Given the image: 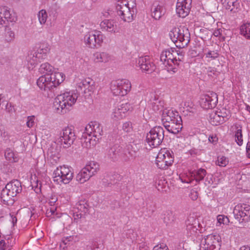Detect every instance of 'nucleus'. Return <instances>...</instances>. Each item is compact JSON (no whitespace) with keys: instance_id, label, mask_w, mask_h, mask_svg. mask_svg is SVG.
Segmentation results:
<instances>
[{"instance_id":"nucleus-1","label":"nucleus","mask_w":250,"mask_h":250,"mask_svg":"<svg viewBox=\"0 0 250 250\" xmlns=\"http://www.w3.org/2000/svg\"><path fill=\"white\" fill-rule=\"evenodd\" d=\"M103 132V127L99 123H89L86 125L81 139L82 146L89 149L95 146Z\"/></svg>"},{"instance_id":"nucleus-2","label":"nucleus","mask_w":250,"mask_h":250,"mask_svg":"<svg viewBox=\"0 0 250 250\" xmlns=\"http://www.w3.org/2000/svg\"><path fill=\"white\" fill-rule=\"evenodd\" d=\"M162 120L166 129L170 133L177 134L182 129V121L178 112L165 108L162 114Z\"/></svg>"},{"instance_id":"nucleus-3","label":"nucleus","mask_w":250,"mask_h":250,"mask_svg":"<svg viewBox=\"0 0 250 250\" xmlns=\"http://www.w3.org/2000/svg\"><path fill=\"white\" fill-rule=\"evenodd\" d=\"M78 94L74 91L65 92L57 96L53 103V108L56 112L64 114L76 103Z\"/></svg>"},{"instance_id":"nucleus-4","label":"nucleus","mask_w":250,"mask_h":250,"mask_svg":"<svg viewBox=\"0 0 250 250\" xmlns=\"http://www.w3.org/2000/svg\"><path fill=\"white\" fill-rule=\"evenodd\" d=\"M22 190L21 182L15 180L8 183L1 190L0 198L4 204L8 206L12 205L14 202V197Z\"/></svg>"},{"instance_id":"nucleus-5","label":"nucleus","mask_w":250,"mask_h":250,"mask_svg":"<svg viewBox=\"0 0 250 250\" xmlns=\"http://www.w3.org/2000/svg\"><path fill=\"white\" fill-rule=\"evenodd\" d=\"M65 75L62 72H55L50 75H42L37 81L39 87L44 91L50 90L62 83L65 79Z\"/></svg>"},{"instance_id":"nucleus-6","label":"nucleus","mask_w":250,"mask_h":250,"mask_svg":"<svg viewBox=\"0 0 250 250\" xmlns=\"http://www.w3.org/2000/svg\"><path fill=\"white\" fill-rule=\"evenodd\" d=\"M169 36L171 41L179 48L187 46L190 42V33L188 28L185 26L173 28Z\"/></svg>"},{"instance_id":"nucleus-7","label":"nucleus","mask_w":250,"mask_h":250,"mask_svg":"<svg viewBox=\"0 0 250 250\" xmlns=\"http://www.w3.org/2000/svg\"><path fill=\"white\" fill-rule=\"evenodd\" d=\"M73 174L71 167L65 166H60L54 171V181L58 184H67L72 180Z\"/></svg>"},{"instance_id":"nucleus-8","label":"nucleus","mask_w":250,"mask_h":250,"mask_svg":"<svg viewBox=\"0 0 250 250\" xmlns=\"http://www.w3.org/2000/svg\"><path fill=\"white\" fill-rule=\"evenodd\" d=\"M117 15L125 22H130L133 20L134 8L130 7L126 0H119L116 6Z\"/></svg>"},{"instance_id":"nucleus-9","label":"nucleus","mask_w":250,"mask_h":250,"mask_svg":"<svg viewBox=\"0 0 250 250\" xmlns=\"http://www.w3.org/2000/svg\"><path fill=\"white\" fill-rule=\"evenodd\" d=\"M174 161L173 153L166 148L162 149L156 158V165L160 169H166L171 166Z\"/></svg>"},{"instance_id":"nucleus-10","label":"nucleus","mask_w":250,"mask_h":250,"mask_svg":"<svg viewBox=\"0 0 250 250\" xmlns=\"http://www.w3.org/2000/svg\"><path fill=\"white\" fill-rule=\"evenodd\" d=\"M176 54V50L171 48L163 50L160 55V61L167 67V71H172L173 73L177 71L174 62Z\"/></svg>"},{"instance_id":"nucleus-11","label":"nucleus","mask_w":250,"mask_h":250,"mask_svg":"<svg viewBox=\"0 0 250 250\" xmlns=\"http://www.w3.org/2000/svg\"><path fill=\"white\" fill-rule=\"evenodd\" d=\"M164 138V130L161 126H155L152 128L146 136V141L152 147L159 146Z\"/></svg>"},{"instance_id":"nucleus-12","label":"nucleus","mask_w":250,"mask_h":250,"mask_svg":"<svg viewBox=\"0 0 250 250\" xmlns=\"http://www.w3.org/2000/svg\"><path fill=\"white\" fill-rule=\"evenodd\" d=\"M76 139L74 130L69 127L63 128L60 132L57 141L63 148L69 147Z\"/></svg>"},{"instance_id":"nucleus-13","label":"nucleus","mask_w":250,"mask_h":250,"mask_svg":"<svg viewBox=\"0 0 250 250\" xmlns=\"http://www.w3.org/2000/svg\"><path fill=\"white\" fill-rule=\"evenodd\" d=\"M131 87V83L129 80L122 79L112 83L110 88L115 96H123L130 91Z\"/></svg>"},{"instance_id":"nucleus-14","label":"nucleus","mask_w":250,"mask_h":250,"mask_svg":"<svg viewBox=\"0 0 250 250\" xmlns=\"http://www.w3.org/2000/svg\"><path fill=\"white\" fill-rule=\"evenodd\" d=\"M221 238L218 234H209L202 238L200 250H219Z\"/></svg>"},{"instance_id":"nucleus-15","label":"nucleus","mask_w":250,"mask_h":250,"mask_svg":"<svg viewBox=\"0 0 250 250\" xmlns=\"http://www.w3.org/2000/svg\"><path fill=\"white\" fill-rule=\"evenodd\" d=\"M233 213L239 223L248 222L250 220V206L247 204H238L234 208Z\"/></svg>"},{"instance_id":"nucleus-16","label":"nucleus","mask_w":250,"mask_h":250,"mask_svg":"<svg viewBox=\"0 0 250 250\" xmlns=\"http://www.w3.org/2000/svg\"><path fill=\"white\" fill-rule=\"evenodd\" d=\"M217 103V95L213 92L203 95L200 100L201 106L206 109L214 107Z\"/></svg>"},{"instance_id":"nucleus-17","label":"nucleus","mask_w":250,"mask_h":250,"mask_svg":"<svg viewBox=\"0 0 250 250\" xmlns=\"http://www.w3.org/2000/svg\"><path fill=\"white\" fill-rule=\"evenodd\" d=\"M131 108L132 106L129 103L119 105L113 109L111 118L115 121L121 120L126 116L127 112Z\"/></svg>"},{"instance_id":"nucleus-18","label":"nucleus","mask_w":250,"mask_h":250,"mask_svg":"<svg viewBox=\"0 0 250 250\" xmlns=\"http://www.w3.org/2000/svg\"><path fill=\"white\" fill-rule=\"evenodd\" d=\"M191 0H178L176 11L180 17L185 18L188 15L191 8Z\"/></svg>"},{"instance_id":"nucleus-19","label":"nucleus","mask_w":250,"mask_h":250,"mask_svg":"<svg viewBox=\"0 0 250 250\" xmlns=\"http://www.w3.org/2000/svg\"><path fill=\"white\" fill-rule=\"evenodd\" d=\"M93 83L92 80L89 78L81 80L77 83L76 91L84 94L91 92L94 88Z\"/></svg>"},{"instance_id":"nucleus-20","label":"nucleus","mask_w":250,"mask_h":250,"mask_svg":"<svg viewBox=\"0 0 250 250\" xmlns=\"http://www.w3.org/2000/svg\"><path fill=\"white\" fill-rule=\"evenodd\" d=\"M151 11V16L155 20H159L166 12L164 5L157 1L152 4Z\"/></svg>"},{"instance_id":"nucleus-21","label":"nucleus","mask_w":250,"mask_h":250,"mask_svg":"<svg viewBox=\"0 0 250 250\" xmlns=\"http://www.w3.org/2000/svg\"><path fill=\"white\" fill-rule=\"evenodd\" d=\"M186 229L188 235H195L198 230L200 224L198 219L194 217H189L186 221Z\"/></svg>"},{"instance_id":"nucleus-22","label":"nucleus","mask_w":250,"mask_h":250,"mask_svg":"<svg viewBox=\"0 0 250 250\" xmlns=\"http://www.w3.org/2000/svg\"><path fill=\"white\" fill-rule=\"evenodd\" d=\"M100 27L103 31L111 33H115L118 32L117 22L111 20H104L100 23Z\"/></svg>"},{"instance_id":"nucleus-23","label":"nucleus","mask_w":250,"mask_h":250,"mask_svg":"<svg viewBox=\"0 0 250 250\" xmlns=\"http://www.w3.org/2000/svg\"><path fill=\"white\" fill-rule=\"evenodd\" d=\"M223 6L232 13H236L240 10L239 0H221Z\"/></svg>"},{"instance_id":"nucleus-24","label":"nucleus","mask_w":250,"mask_h":250,"mask_svg":"<svg viewBox=\"0 0 250 250\" xmlns=\"http://www.w3.org/2000/svg\"><path fill=\"white\" fill-rule=\"evenodd\" d=\"M92 59L95 63H106L111 60V57L105 52H96L93 54Z\"/></svg>"},{"instance_id":"nucleus-25","label":"nucleus","mask_w":250,"mask_h":250,"mask_svg":"<svg viewBox=\"0 0 250 250\" xmlns=\"http://www.w3.org/2000/svg\"><path fill=\"white\" fill-rule=\"evenodd\" d=\"M50 47L47 43H42L41 44L37 50L35 52L39 59L44 60L47 57V54L50 51Z\"/></svg>"},{"instance_id":"nucleus-26","label":"nucleus","mask_w":250,"mask_h":250,"mask_svg":"<svg viewBox=\"0 0 250 250\" xmlns=\"http://www.w3.org/2000/svg\"><path fill=\"white\" fill-rule=\"evenodd\" d=\"M150 107L151 109L155 112H161L164 110V102L159 100L156 98L154 96V99L150 100Z\"/></svg>"},{"instance_id":"nucleus-27","label":"nucleus","mask_w":250,"mask_h":250,"mask_svg":"<svg viewBox=\"0 0 250 250\" xmlns=\"http://www.w3.org/2000/svg\"><path fill=\"white\" fill-rule=\"evenodd\" d=\"M92 176L89 171L84 167L77 174L76 177L77 181L81 184L84 183L88 181Z\"/></svg>"},{"instance_id":"nucleus-28","label":"nucleus","mask_w":250,"mask_h":250,"mask_svg":"<svg viewBox=\"0 0 250 250\" xmlns=\"http://www.w3.org/2000/svg\"><path fill=\"white\" fill-rule=\"evenodd\" d=\"M190 173L191 177H193L196 182L199 183L203 180L207 174V171L205 169L200 168L191 171Z\"/></svg>"},{"instance_id":"nucleus-29","label":"nucleus","mask_w":250,"mask_h":250,"mask_svg":"<svg viewBox=\"0 0 250 250\" xmlns=\"http://www.w3.org/2000/svg\"><path fill=\"white\" fill-rule=\"evenodd\" d=\"M92 32L95 40V48H98L102 46L105 37L100 31L94 30Z\"/></svg>"},{"instance_id":"nucleus-30","label":"nucleus","mask_w":250,"mask_h":250,"mask_svg":"<svg viewBox=\"0 0 250 250\" xmlns=\"http://www.w3.org/2000/svg\"><path fill=\"white\" fill-rule=\"evenodd\" d=\"M54 69L53 66L48 62H45L40 65L39 71L41 74H44L43 75L51 76V74H55Z\"/></svg>"},{"instance_id":"nucleus-31","label":"nucleus","mask_w":250,"mask_h":250,"mask_svg":"<svg viewBox=\"0 0 250 250\" xmlns=\"http://www.w3.org/2000/svg\"><path fill=\"white\" fill-rule=\"evenodd\" d=\"M85 168L88 171L92 176L95 175L100 169L99 164L95 161H90L86 164Z\"/></svg>"},{"instance_id":"nucleus-32","label":"nucleus","mask_w":250,"mask_h":250,"mask_svg":"<svg viewBox=\"0 0 250 250\" xmlns=\"http://www.w3.org/2000/svg\"><path fill=\"white\" fill-rule=\"evenodd\" d=\"M84 42L86 45L90 48H95V40H94L92 30L88 32L84 37Z\"/></svg>"},{"instance_id":"nucleus-33","label":"nucleus","mask_w":250,"mask_h":250,"mask_svg":"<svg viewBox=\"0 0 250 250\" xmlns=\"http://www.w3.org/2000/svg\"><path fill=\"white\" fill-rule=\"evenodd\" d=\"M0 8L4 10V11H1V15L3 20H5V24L6 21L10 22H15L16 21V18L10 13V11L5 7H0Z\"/></svg>"},{"instance_id":"nucleus-34","label":"nucleus","mask_w":250,"mask_h":250,"mask_svg":"<svg viewBox=\"0 0 250 250\" xmlns=\"http://www.w3.org/2000/svg\"><path fill=\"white\" fill-rule=\"evenodd\" d=\"M38 56L35 52H30L26 57V61L28 62V65L29 64L31 66L32 69L34 67L38 62H40L42 60L37 58Z\"/></svg>"},{"instance_id":"nucleus-35","label":"nucleus","mask_w":250,"mask_h":250,"mask_svg":"<svg viewBox=\"0 0 250 250\" xmlns=\"http://www.w3.org/2000/svg\"><path fill=\"white\" fill-rule=\"evenodd\" d=\"M236 130L234 132L235 140L237 145L241 146L243 143L242 126L240 125H235Z\"/></svg>"},{"instance_id":"nucleus-36","label":"nucleus","mask_w":250,"mask_h":250,"mask_svg":"<svg viewBox=\"0 0 250 250\" xmlns=\"http://www.w3.org/2000/svg\"><path fill=\"white\" fill-rule=\"evenodd\" d=\"M240 33L246 39L250 40V22L244 23L240 26Z\"/></svg>"},{"instance_id":"nucleus-37","label":"nucleus","mask_w":250,"mask_h":250,"mask_svg":"<svg viewBox=\"0 0 250 250\" xmlns=\"http://www.w3.org/2000/svg\"><path fill=\"white\" fill-rule=\"evenodd\" d=\"M209 122L213 125H217L219 124H223L224 122L223 119L219 116L216 111H212L209 115Z\"/></svg>"},{"instance_id":"nucleus-38","label":"nucleus","mask_w":250,"mask_h":250,"mask_svg":"<svg viewBox=\"0 0 250 250\" xmlns=\"http://www.w3.org/2000/svg\"><path fill=\"white\" fill-rule=\"evenodd\" d=\"M120 149V146L118 145L113 146L108 151V156L112 160H115L119 155Z\"/></svg>"},{"instance_id":"nucleus-39","label":"nucleus","mask_w":250,"mask_h":250,"mask_svg":"<svg viewBox=\"0 0 250 250\" xmlns=\"http://www.w3.org/2000/svg\"><path fill=\"white\" fill-rule=\"evenodd\" d=\"M5 40L7 42H11L15 38V32L9 26H6L5 30Z\"/></svg>"},{"instance_id":"nucleus-40","label":"nucleus","mask_w":250,"mask_h":250,"mask_svg":"<svg viewBox=\"0 0 250 250\" xmlns=\"http://www.w3.org/2000/svg\"><path fill=\"white\" fill-rule=\"evenodd\" d=\"M218 114H219V116L222 119H223V121L225 122L229 119L230 117V111L226 108H222L221 109H218L215 111Z\"/></svg>"},{"instance_id":"nucleus-41","label":"nucleus","mask_w":250,"mask_h":250,"mask_svg":"<svg viewBox=\"0 0 250 250\" xmlns=\"http://www.w3.org/2000/svg\"><path fill=\"white\" fill-rule=\"evenodd\" d=\"M88 205L84 201L81 202L76 205V208L79 211L81 212L79 214H77V216L79 217V215H80V218L82 217V213H86L88 211Z\"/></svg>"},{"instance_id":"nucleus-42","label":"nucleus","mask_w":250,"mask_h":250,"mask_svg":"<svg viewBox=\"0 0 250 250\" xmlns=\"http://www.w3.org/2000/svg\"><path fill=\"white\" fill-rule=\"evenodd\" d=\"M155 208V204L151 200H147L146 203V210L148 216L152 215Z\"/></svg>"},{"instance_id":"nucleus-43","label":"nucleus","mask_w":250,"mask_h":250,"mask_svg":"<svg viewBox=\"0 0 250 250\" xmlns=\"http://www.w3.org/2000/svg\"><path fill=\"white\" fill-rule=\"evenodd\" d=\"M155 68V66L154 63L151 61L150 62H146L143 67H142L141 69L144 72L147 73H150L153 72Z\"/></svg>"},{"instance_id":"nucleus-44","label":"nucleus","mask_w":250,"mask_h":250,"mask_svg":"<svg viewBox=\"0 0 250 250\" xmlns=\"http://www.w3.org/2000/svg\"><path fill=\"white\" fill-rule=\"evenodd\" d=\"M38 17L40 23L41 24H44L47 19V14L46 10L44 9L40 10L38 13Z\"/></svg>"},{"instance_id":"nucleus-45","label":"nucleus","mask_w":250,"mask_h":250,"mask_svg":"<svg viewBox=\"0 0 250 250\" xmlns=\"http://www.w3.org/2000/svg\"><path fill=\"white\" fill-rule=\"evenodd\" d=\"M229 163L228 159L224 156H219L217 157V160L216 162V164L220 167H225Z\"/></svg>"},{"instance_id":"nucleus-46","label":"nucleus","mask_w":250,"mask_h":250,"mask_svg":"<svg viewBox=\"0 0 250 250\" xmlns=\"http://www.w3.org/2000/svg\"><path fill=\"white\" fill-rule=\"evenodd\" d=\"M9 135L6 131L5 127L2 125H0V140L6 142L9 140Z\"/></svg>"},{"instance_id":"nucleus-47","label":"nucleus","mask_w":250,"mask_h":250,"mask_svg":"<svg viewBox=\"0 0 250 250\" xmlns=\"http://www.w3.org/2000/svg\"><path fill=\"white\" fill-rule=\"evenodd\" d=\"M207 69L208 76L212 78H215L220 74V72L218 71L214 67H208Z\"/></svg>"},{"instance_id":"nucleus-48","label":"nucleus","mask_w":250,"mask_h":250,"mask_svg":"<svg viewBox=\"0 0 250 250\" xmlns=\"http://www.w3.org/2000/svg\"><path fill=\"white\" fill-rule=\"evenodd\" d=\"M151 61L149 59V57L148 56H146L145 57H140L137 61V66L140 68L143 67L144 64L146 63V62H150Z\"/></svg>"},{"instance_id":"nucleus-49","label":"nucleus","mask_w":250,"mask_h":250,"mask_svg":"<svg viewBox=\"0 0 250 250\" xmlns=\"http://www.w3.org/2000/svg\"><path fill=\"white\" fill-rule=\"evenodd\" d=\"M176 57L175 59V66L177 67L179 66L180 62H182L184 59V54L180 50H176Z\"/></svg>"},{"instance_id":"nucleus-50","label":"nucleus","mask_w":250,"mask_h":250,"mask_svg":"<svg viewBox=\"0 0 250 250\" xmlns=\"http://www.w3.org/2000/svg\"><path fill=\"white\" fill-rule=\"evenodd\" d=\"M205 55L207 58H210L213 60L218 57L219 53L217 51H209Z\"/></svg>"},{"instance_id":"nucleus-51","label":"nucleus","mask_w":250,"mask_h":250,"mask_svg":"<svg viewBox=\"0 0 250 250\" xmlns=\"http://www.w3.org/2000/svg\"><path fill=\"white\" fill-rule=\"evenodd\" d=\"M123 129L126 132H130L132 130V123L130 122H126L123 125Z\"/></svg>"},{"instance_id":"nucleus-52","label":"nucleus","mask_w":250,"mask_h":250,"mask_svg":"<svg viewBox=\"0 0 250 250\" xmlns=\"http://www.w3.org/2000/svg\"><path fill=\"white\" fill-rule=\"evenodd\" d=\"M218 222L220 224H227L229 222V218L224 215H219L217 216Z\"/></svg>"},{"instance_id":"nucleus-53","label":"nucleus","mask_w":250,"mask_h":250,"mask_svg":"<svg viewBox=\"0 0 250 250\" xmlns=\"http://www.w3.org/2000/svg\"><path fill=\"white\" fill-rule=\"evenodd\" d=\"M35 117L34 115L29 116L27 117L26 125L29 128L32 127L35 124L34 120Z\"/></svg>"},{"instance_id":"nucleus-54","label":"nucleus","mask_w":250,"mask_h":250,"mask_svg":"<svg viewBox=\"0 0 250 250\" xmlns=\"http://www.w3.org/2000/svg\"><path fill=\"white\" fill-rule=\"evenodd\" d=\"M5 110L9 114H12L16 112V109L11 103H7L5 105Z\"/></svg>"},{"instance_id":"nucleus-55","label":"nucleus","mask_w":250,"mask_h":250,"mask_svg":"<svg viewBox=\"0 0 250 250\" xmlns=\"http://www.w3.org/2000/svg\"><path fill=\"white\" fill-rule=\"evenodd\" d=\"M5 156L6 159L9 161H14V154L11 150L9 149L6 151L5 153Z\"/></svg>"},{"instance_id":"nucleus-56","label":"nucleus","mask_w":250,"mask_h":250,"mask_svg":"<svg viewBox=\"0 0 250 250\" xmlns=\"http://www.w3.org/2000/svg\"><path fill=\"white\" fill-rule=\"evenodd\" d=\"M56 208L55 207H52L49 209H47L46 212V216L48 217H51L52 215L55 214Z\"/></svg>"},{"instance_id":"nucleus-57","label":"nucleus","mask_w":250,"mask_h":250,"mask_svg":"<svg viewBox=\"0 0 250 250\" xmlns=\"http://www.w3.org/2000/svg\"><path fill=\"white\" fill-rule=\"evenodd\" d=\"M153 250H169L168 247L167 246L164 244H160L158 245L155 246L153 249Z\"/></svg>"},{"instance_id":"nucleus-58","label":"nucleus","mask_w":250,"mask_h":250,"mask_svg":"<svg viewBox=\"0 0 250 250\" xmlns=\"http://www.w3.org/2000/svg\"><path fill=\"white\" fill-rule=\"evenodd\" d=\"M35 184L36 185H34L33 184H32L33 188H34L35 191L38 193L41 191V183L37 180Z\"/></svg>"},{"instance_id":"nucleus-59","label":"nucleus","mask_w":250,"mask_h":250,"mask_svg":"<svg viewBox=\"0 0 250 250\" xmlns=\"http://www.w3.org/2000/svg\"><path fill=\"white\" fill-rule=\"evenodd\" d=\"M58 197L56 195L51 194L49 197V203L50 204L51 206H53L54 204L57 201Z\"/></svg>"},{"instance_id":"nucleus-60","label":"nucleus","mask_w":250,"mask_h":250,"mask_svg":"<svg viewBox=\"0 0 250 250\" xmlns=\"http://www.w3.org/2000/svg\"><path fill=\"white\" fill-rule=\"evenodd\" d=\"M208 141L212 143V144H215L218 142V139L217 136L215 134H212L210 135L208 137Z\"/></svg>"},{"instance_id":"nucleus-61","label":"nucleus","mask_w":250,"mask_h":250,"mask_svg":"<svg viewBox=\"0 0 250 250\" xmlns=\"http://www.w3.org/2000/svg\"><path fill=\"white\" fill-rule=\"evenodd\" d=\"M198 196V192L195 190H191L190 191V197L192 200H195Z\"/></svg>"},{"instance_id":"nucleus-62","label":"nucleus","mask_w":250,"mask_h":250,"mask_svg":"<svg viewBox=\"0 0 250 250\" xmlns=\"http://www.w3.org/2000/svg\"><path fill=\"white\" fill-rule=\"evenodd\" d=\"M165 217H164V221L165 223L167 224H168L169 222L170 221V219L169 218V216H171V214H170V213H167V214H165Z\"/></svg>"},{"instance_id":"nucleus-63","label":"nucleus","mask_w":250,"mask_h":250,"mask_svg":"<svg viewBox=\"0 0 250 250\" xmlns=\"http://www.w3.org/2000/svg\"><path fill=\"white\" fill-rule=\"evenodd\" d=\"M222 30H221V29H218L214 31L213 35L215 37H219L222 35Z\"/></svg>"},{"instance_id":"nucleus-64","label":"nucleus","mask_w":250,"mask_h":250,"mask_svg":"<svg viewBox=\"0 0 250 250\" xmlns=\"http://www.w3.org/2000/svg\"><path fill=\"white\" fill-rule=\"evenodd\" d=\"M72 239V238L71 236L67 237L62 240V242L64 243V245H66L68 244V242L71 241Z\"/></svg>"}]
</instances>
